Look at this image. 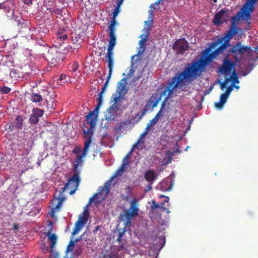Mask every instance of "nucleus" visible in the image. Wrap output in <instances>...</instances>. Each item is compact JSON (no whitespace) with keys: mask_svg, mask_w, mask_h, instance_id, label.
<instances>
[{"mask_svg":"<svg viewBox=\"0 0 258 258\" xmlns=\"http://www.w3.org/2000/svg\"><path fill=\"white\" fill-rule=\"evenodd\" d=\"M230 45L229 43L225 41L210 54L202 55L198 60H194L191 63H187L182 71L177 72L172 77L171 81L168 84V87L171 88L170 92H172L177 88L184 90L195 79L200 76L208 64Z\"/></svg>","mask_w":258,"mask_h":258,"instance_id":"1","label":"nucleus"},{"mask_svg":"<svg viewBox=\"0 0 258 258\" xmlns=\"http://www.w3.org/2000/svg\"><path fill=\"white\" fill-rule=\"evenodd\" d=\"M91 130H86V126H84L83 128L84 137L85 139L84 147L82 154L80 155H77L73 166V170L74 172L79 173L78 167L83 164L84 162L83 158L86 157L88 152L90 145L92 142L93 132L90 131Z\"/></svg>","mask_w":258,"mask_h":258,"instance_id":"2","label":"nucleus"},{"mask_svg":"<svg viewBox=\"0 0 258 258\" xmlns=\"http://www.w3.org/2000/svg\"><path fill=\"white\" fill-rule=\"evenodd\" d=\"M231 48L228 51L229 54H231L233 59L238 62L242 57L245 52L249 53L251 47L247 45H242L240 42H237L235 44L230 45Z\"/></svg>","mask_w":258,"mask_h":258,"instance_id":"3","label":"nucleus"},{"mask_svg":"<svg viewBox=\"0 0 258 258\" xmlns=\"http://www.w3.org/2000/svg\"><path fill=\"white\" fill-rule=\"evenodd\" d=\"M120 7L116 6L112 12L113 17L112 20L111 21L110 24L108 26V35L109 37V44L108 48L113 49L114 47L116 44V37L115 35V25L117 24V22L115 20V17L118 15L120 12Z\"/></svg>","mask_w":258,"mask_h":258,"instance_id":"4","label":"nucleus"},{"mask_svg":"<svg viewBox=\"0 0 258 258\" xmlns=\"http://www.w3.org/2000/svg\"><path fill=\"white\" fill-rule=\"evenodd\" d=\"M103 93H102V92H100V93L99 94L97 101V103L95 109L92 111H90L89 113L86 116V120L87 123L90 125L89 128L86 127L87 128L86 130H91L90 131L93 132V129L95 128L96 124V121L98 117V110L102 104Z\"/></svg>","mask_w":258,"mask_h":258,"instance_id":"5","label":"nucleus"},{"mask_svg":"<svg viewBox=\"0 0 258 258\" xmlns=\"http://www.w3.org/2000/svg\"><path fill=\"white\" fill-rule=\"evenodd\" d=\"M139 211V200L136 198H134L131 202L129 209L125 212L123 215V220L126 226L131 224L133 218L138 216Z\"/></svg>","mask_w":258,"mask_h":258,"instance_id":"6","label":"nucleus"},{"mask_svg":"<svg viewBox=\"0 0 258 258\" xmlns=\"http://www.w3.org/2000/svg\"><path fill=\"white\" fill-rule=\"evenodd\" d=\"M80 181L79 173L74 172L73 175L65 184L64 187H61V193H64L66 191L68 190L70 195L74 194L77 189Z\"/></svg>","mask_w":258,"mask_h":258,"instance_id":"7","label":"nucleus"},{"mask_svg":"<svg viewBox=\"0 0 258 258\" xmlns=\"http://www.w3.org/2000/svg\"><path fill=\"white\" fill-rule=\"evenodd\" d=\"M172 79V77L171 79L168 81V82L166 84V85L163 91H162L161 95L162 96H166L165 99L164 101L162 103V105L161 107V109L159 110V111L156 114L154 118H156L158 120H159L160 117L162 115V110L164 108L165 105V101L169 100L170 98H172L173 96V95L174 93L176 92L179 93L180 91H183L186 90V88H185L184 90H182L179 88L175 89L172 92H170V89H171L170 88L168 87V84L169 82L171 81Z\"/></svg>","mask_w":258,"mask_h":258,"instance_id":"8","label":"nucleus"},{"mask_svg":"<svg viewBox=\"0 0 258 258\" xmlns=\"http://www.w3.org/2000/svg\"><path fill=\"white\" fill-rule=\"evenodd\" d=\"M113 49H111L110 50L109 48H107V55L105 56L106 60L107 61L108 63V68L109 69V72H108V75L107 80L106 81L103 86L101 88V92H102V93L104 92V90H105V89L107 87V83L108 82L109 79L110 78V77H111V75L112 74V69H113Z\"/></svg>","mask_w":258,"mask_h":258,"instance_id":"9","label":"nucleus"},{"mask_svg":"<svg viewBox=\"0 0 258 258\" xmlns=\"http://www.w3.org/2000/svg\"><path fill=\"white\" fill-rule=\"evenodd\" d=\"M66 198L63 195V193H61V187L59 191V195L57 199H53L52 200L51 204V217H53L54 214L55 212L58 211L60 209L62 202L65 200Z\"/></svg>","mask_w":258,"mask_h":258,"instance_id":"10","label":"nucleus"},{"mask_svg":"<svg viewBox=\"0 0 258 258\" xmlns=\"http://www.w3.org/2000/svg\"><path fill=\"white\" fill-rule=\"evenodd\" d=\"M249 3H246L244 5L242 9H241L242 12H240L237 13V15H242L243 17L245 18L247 20L251 19V13L253 10V4L257 2V0H249Z\"/></svg>","mask_w":258,"mask_h":258,"instance_id":"11","label":"nucleus"},{"mask_svg":"<svg viewBox=\"0 0 258 258\" xmlns=\"http://www.w3.org/2000/svg\"><path fill=\"white\" fill-rule=\"evenodd\" d=\"M189 45L187 41L185 38L179 39L174 43L173 49L177 51L178 53L183 54L187 50Z\"/></svg>","mask_w":258,"mask_h":258,"instance_id":"12","label":"nucleus"},{"mask_svg":"<svg viewBox=\"0 0 258 258\" xmlns=\"http://www.w3.org/2000/svg\"><path fill=\"white\" fill-rule=\"evenodd\" d=\"M59 54L60 53L55 49H49L45 57L49 63L55 66L59 60V57H58Z\"/></svg>","mask_w":258,"mask_h":258,"instance_id":"13","label":"nucleus"},{"mask_svg":"<svg viewBox=\"0 0 258 258\" xmlns=\"http://www.w3.org/2000/svg\"><path fill=\"white\" fill-rule=\"evenodd\" d=\"M234 63L228 59V55H227L223 60L222 66L219 68V72L223 74L227 75L230 73Z\"/></svg>","mask_w":258,"mask_h":258,"instance_id":"14","label":"nucleus"},{"mask_svg":"<svg viewBox=\"0 0 258 258\" xmlns=\"http://www.w3.org/2000/svg\"><path fill=\"white\" fill-rule=\"evenodd\" d=\"M0 9H3L9 19L14 18V10L13 4L12 2L7 1L0 4Z\"/></svg>","mask_w":258,"mask_h":258,"instance_id":"15","label":"nucleus"},{"mask_svg":"<svg viewBox=\"0 0 258 258\" xmlns=\"http://www.w3.org/2000/svg\"><path fill=\"white\" fill-rule=\"evenodd\" d=\"M144 30L145 32L140 36L141 39L139 42L140 48L142 49V52L144 51L146 49V43L149 39L150 32L151 31L150 26H147L145 28Z\"/></svg>","mask_w":258,"mask_h":258,"instance_id":"16","label":"nucleus"},{"mask_svg":"<svg viewBox=\"0 0 258 258\" xmlns=\"http://www.w3.org/2000/svg\"><path fill=\"white\" fill-rule=\"evenodd\" d=\"M147 109L146 108H144L142 109V113L138 112L136 113L135 115H132L130 119L125 122H122V124H130L131 123L135 124L136 123H138L141 120L142 117L145 115Z\"/></svg>","mask_w":258,"mask_h":258,"instance_id":"17","label":"nucleus"},{"mask_svg":"<svg viewBox=\"0 0 258 258\" xmlns=\"http://www.w3.org/2000/svg\"><path fill=\"white\" fill-rule=\"evenodd\" d=\"M227 17L226 12L224 10H221L216 13L214 17L213 23L215 25H220L225 22Z\"/></svg>","mask_w":258,"mask_h":258,"instance_id":"18","label":"nucleus"},{"mask_svg":"<svg viewBox=\"0 0 258 258\" xmlns=\"http://www.w3.org/2000/svg\"><path fill=\"white\" fill-rule=\"evenodd\" d=\"M15 20L17 22V25L19 31L23 32L24 30L29 29L28 25L29 22L28 21L25 20L22 18H18L16 17L15 18Z\"/></svg>","mask_w":258,"mask_h":258,"instance_id":"19","label":"nucleus"},{"mask_svg":"<svg viewBox=\"0 0 258 258\" xmlns=\"http://www.w3.org/2000/svg\"><path fill=\"white\" fill-rule=\"evenodd\" d=\"M237 32L236 26L234 23H233L229 29L226 32L224 35V39H225V41L229 43L230 40L232 39L233 36L237 34Z\"/></svg>","mask_w":258,"mask_h":258,"instance_id":"20","label":"nucleus"},{"mask_svg":"<svg viewBox=\"0 0 258 258\" xmlns=\"http://www.w3.org/2000/svg\"><path fill=\"white\" fill-rule=\"evenodd\" d=\"M51 232H52V228H51L50 229V230H49V231L47 232V234H46L48 236V239L51 241V243L50 245L51 252H52L53 249L55 247V246L56 244L57 239V236L54 233L52 234Z\"/></svg>","mask_w":258,"mask_h":258,"instance_id":"21","label":"nucleus"},{"mask_svg":"<svg viewBox=\"0 0 258 258\" xmlns=\"http://www.w3.org/2000/svg\"><path fill=\"white\" fill-rule=\"evenodd\" d=\"M145 179L149 182L152 183L157 177V175L152 170H148L145 173Z\"/></svg>","mask_w":258,"mask_h":258,"instance_id":"22","label":"nucleus"},{"mask_svg":"<svg viewBox=\"0 0 258 258\" xmlns=\"http://www.w3.org/2000/svg\"><path fill=\"white\" fill-rule=\"evenodd\" d=\"M108 114L106 115V119L107 120H116L118 113L117 110L112 109L108 108L107 109Z\"/></svg>","mask_w":258,"mask_h":258,"instance_id":"23","label":"nucleus"},{"mask_svg":"<svg viewBox=\"0 0 258 258\" xmlns=\"http://www.w3.org/2000/svg\"><path fill=\"white\" fill-rule=\"evenodd\" d=\"M161 99V97L158 96V94L154 93L149 99L148 104L152 105V108L156 107Z\"/></svg>","mask_w":258,"mask_h":258,"instance_id":"24","label":"nucleus"},{"mask_svg":"<svg viewBox=\"0 0 258 258\" xmlns=\"http://www.w3.org/2000/svg\"><path fill=\"white\" fill-rule=\"evenodd\" d=\"M30 100L35 103H39L38 106H42V103H40L42 101V96L37 93H33L30 96Z\"/></svg>","mask_w":258,"mask_h":258,"instance_id":"25","label":"nucleus"},{"mask_svg":"<svg viewBox=\"0 0 258 258\" xmlns=\"http://www.w3.org/2000/svg\"><path fill=\"white\" fill-rule=\"evenodd\" d=\"M15 128L18 130H21L23 127V118L21 115L17 116L14 121Z\"/></svg>","mask_w":258,"mask_h":258,"instance_id":"26","label":"nucleus"},{"mask_svg":"<svg viewBox=\"0 0 258 258\" xmlns=\"http://www.w3.org/2000/svg\"><path fill=\"white\" fill-rule=\"evenodd\" d=\"M125 90V79H122L118 83L117 85V93L122 94V93L126 92Z\"/></svg>","mask_w":258,"mask_h":258,"instance_id":"27","label":"nucleus"},{"mask_svg":"<svg viewBox=\"0 0 258 258\" xmlns=\"http://www.w3.org/2000/svg\"><path fill=\"white\" fill-rule=\"evenodd\" d=\"M84 245H85V241L83 242H82L80 241V243L77 244L75 251L74 252V253L76 255L79 256L80 255L84 248Z\"/></svg>","mask_w":258,"mask_h":258,"instance_id":"28","label":"nucleus"},{"mask_svg":"<svg viewBox=\"0 0 258 258\" xmlns=\"http://www.w3.org/2000/svg\"><path fill=\"white\" fill-rule=\"evenodd\" d=\"M89 215V212L88 210L87 209H85L84 211H83L82 214L80 215L79 219L78 221H80L81 223L84 222V224H86V223L87 222V221L88 219Z\"/></svg>","mask_w":258,"mask_h":258,"instance_id":"29","label":"nucleus"},{"mask_svg":"<svg viewBox=\"0 0 258 258\" xmlns=\"http://www.w3.org/2000/svg\"><path fill=\"white\" fill-rule=\"evenodd\" d=\"M84 225V222L81 223L80 221H77L75 223V227L72 232V235L73 236L76 234L78 232V231H79L81 229Z\"/></svg>","mask_w":258,"mask_h":258,"instance_id":"30","label":"nucleus"},{"mask_svg":"<svg viewBox=\"0 0 258 258\" xmlns=\"http://www.w3.org/2000/svg\"><path fill=\"white\" fill-rule=\"evenodd\" d=\"M69 80V78L67 76L63 74L60 75L59 79L57 81V84L58 85H62L63 84L67 82Z\"/></svg>","mask_w":258,"mask_h":258,"instance_id":"31","label":"nucleus"},{"mask_svg":"<svg viewBox=\"0 0 258 258\" xmlns=\"http://www.w3.org/2000/svg\"><path fill=\"white\" fill-rule=\"evenodd\" d=\"M68 38V35L66 33L56 34V40L59 45H61V43Z\"/></svg>","mask_w":258,"mask_h":258,"instance_id":"32","label":"nucleus"},{"mask_svg":"<svg viewBox=\"0 0 258 258\" xmlns=\"http://www.w3.org/2000/svg\"><path fill=\"white\" fill-rule=\"evenodd\" d=\"M32 112L33 114H34V115L37 116L38 117H41L44 114L43 110L37 107L33 108L32 110Z\"/></svg>","mask_w":258,"mask_h":258,"instance_id":"33","label":"nucleus"},{"mask_svg":"<svg viewBox=\"0 0 258 258\" xmlns=\"http://www.w3.org/2000/svg\"><path fill=\"white\" fill-rule=\"evenodd\" d=\"M216 43L215 41L212 42L210 44V47L206 48L204 51L203 55H208V54H210L212 51V48H215L217 46Z\"/></svg>","mask_w":258,"mask_h":258,"instance_id":"34","label":"nucleus"},{"mask_svg":"<svg viewBox=\"0 0 258 258\" xmlns=\"http://www.w3.org/2000/svg\"><path fill=\"white\" fill-rule=\"evenodd\" d=\"M149 20L145 21V24H148L147 26H150V27L151 28V26L153 23L154 14H153V11L152 10H149Z\"/></svg>","mask_w":258,"mask_h":258,"instance_id":"35","label":"nucleus"},{"mask_svg":"<svg viewBox=\"0 0 258 258\" xmlns=\"http://www.w3.org/2000/svg\"><path fill=\"white\" fill-rule=\"evenodd\" d=\"M29 121L30 123L32 124H36L39 122V117H38L37 116L34 115V114H33V113L32 112L30 114V118L29 119Z\"/></svg>","mask_w":258,"mask_h":258,"instance_id":"36","label":"nucleus"},{"mask_svg":"<svg viewBox=\"0 0 258 258\" xmlns=\"http://www.w3.org/2000/svg\"><path fill=\"white\" fill-rule=\"evenodd\" d=\"M9 76L13 80V81L17 80V79L20 77L16 70L11 71L9 72Z\"/></svg>","mask_w":258,"mask_h":258,"instance_id":"37","label":"nucleus"},{"mask_svg":"<svg viewBox=\"0 0 258 258\" xmlns=\"http://www.w3.org/2000/svg\"><path fill=\"white\" fill-rule=\"evenodd\" d=\"M229 78H230V80L232 81L233 83H237L238 84L239 83L238 77L237 76V74L235 71H234L232 73V76H231Z\"/></svg>","mask_w":258,"mask_h":258,"instance_id":"38","label":"nucleus"},{"mask_svg":"<svg viewBox=\"0 0 258 258\" xmlns=\"http://www.w3.org/2000/svg\"><path fill=\"white\" fill-rule=\"evenodd\" d=\"M75 246V242H73V240H71L69 244L67 246V251L71 252L73 250V249Z\"/></svg>","mask_w":258,"mask_h":258,"instance_id":"39","label":"nucleus"},{"mask_svg":"<svg viewBox=\"0 0 258 258\" xmlns=\"http://www.w3.org/2000/svg\"><path fill=\"white\" fill-rule=\"evenodd\" d=\"M11 90V88L7 86H3L0 87V92H1L2 94H8L9 93H10Z\"/></svg>","mask_w":258,"mask_h":258,"instance_id":"40","label":"nucleus"},{"mask_svg":"<svg viewBox=\"0 0 258 258\" xmlns=\"http://www.w3.org/2000/svg\"><path fill=\"white\" fill-rule=\"evenodd\" d=\"M82 40L79 35H77L76 33L72 36V41L74 43H79L80 44V40Z\"/></svg>","mask_w":258,"mask_h":258,"instance_id":"41","label":"nucleus"},{"mask_svg":"<svg viewBox=\"0 0 258 258\" xmlns=\"http://www.w3.org/2000/svg\"><path fill=\"white\" fill-rule=\"evenodd\" d=\"M129 158H130V154H128L123 158L121 165H123L124 166H125L127 168V166L129 164V162H128Z\"/></svg>","mask_w":258,"mask_h":258,"instance_id":"42","label":"nucleus"},{"mask_svg":"<svg viewBox=\"0 0 258 258\" xmlns=\"http://www.w3.org/2000/svg\"><path fill=\"white\" fill-rule=\"evenodd\" d=\"M161 208L163 210H166V208H165L163 206H160L155 201H152V204L151 205V209H155L157 208Z\"/></svg>","mask_w":258,"mask_h":258,"instance_id":"43","label":"nucleus"},{"mask_svg":"<svg viewBox=\"0 0 258 258\" xmlns=\"http://www.w3.org/2000/svg\"><path fill=\"white\" fill-rule=\"evenodd\" d=\"M6 130H9V131H12L15 128V124L12 122H9L5 125Z\"/></svg>","mask_w":258,"mask_h":258,"instance_id":"44","label":"nucleus"},{"mask_svg":"<svg viewBox=\"0 0 258 258\" xmlns=\"http://www.w3.org/2000/svg\"><path fill=\"white\" fill-rule=\"evenodd\" d=\"M230 81V78H226L225 79V81L224 82H220V81L219 82V83L220 84L221 89L222 90H224V89L226 88V84L227 83Z\"/></svg>","mask_w":258,"mask_h":258,"instance_id":"45","label":"nucleus"},{"mask_svg":"<svg viewBox=\"0 0 258 258\" xmlns=\"http://www.w3.org/2000/svg\"><path fill=\"white\" fill-rule=\"evenodd\" d=\"M101 194V192H99L98 193H96L93 197L91 198L90 199H89V204H91L93 202H95V200H96V197L98 196V195H100Z\"/></svg>","mask_w":258,"mask_h":258,"instance_id":"46","label":"nucleus"},{"mask_svg":"<svg viewBox=\"0 0 258 258\" xmlns=\"http://www.w3.org/2000/svg\"><path fill=\"white\" fill-rule=\"evenodd\" d=\"M228 97V96L227 95L225 94V93H223L220 96V100L224 103V104H225L227 101Z\"/></svg>","mask_w":258,"mask_h":258,"instance_id":"47","label":"nucleus"},{"mask_svg":"<svg viewBox=\"0 0 258 258\" xmlns=\"http://www.w3.org/2000/svg\"><path fill=\"white\" fill-rule=\"evenodd\" d=\"M228 97V96L227 95L225 94V93H223L220 96V100L224 103V104H225L227 101Z\"/></svg>","mask_w":258,"mask_h":258,"instance_id":"48","label":"nucleus"},{"mask_svg":"<svg viewBox=\"0 0 258 258\" xmlns=\"http://www.w3.org/2000/svg\"><path fill=\"white\" fill-rule=\"evenodd\" d=\"M121 95V94H119V93H118V95H115L113 99V103H117L120 99Z\"/></svg>","mask_w":258,"mask_h":258,"instance_id":"49","label":"nucleus"},{"mask_svg":"<svg viewBox=\"0 0 258 258\" xmlns=\"http://www.w3.org/2000/svg\"><path fill=\"white\" fill-rule=\"evenodd\" d=\"M224 104V103L219 100L218 102L215 103V106L217 108H221L223 106Z\"/></svg>","mask_w":258,"mask_h":258,"instance_id":"50","label":"nucleus"},{"mask_svg":"<svg viewBox=\"0 0 258 258\" xmlns=\"http://www.w3.org/2000/svg\"><path fill=\"white\" fill-rule=\"evenodd\" d=\"M7 75L2 70L0 69V81H3Z\"/></svg>","mask_w":258,"mask_h":258,"instance_id":"51","label":"nucleus"},{"mask_svg":"<svg viewBox=\"0 0 258 258\" xmlns=\"http://www.w3.org/2000/svg\"><path fill=\"white\" fill-rule=\"evenodd\" d=\"M81 151V148L80 147H76L73 150V153L75 154L78 155Z\"/></svg>","mask_w":258,"mask_h":258,"instance_id":"52","label":"nucleus"},{"mask_svg":"<svg viewBox=\"0 0 258 258\" xmlns=\"http://www.w3.org/2000/svg\"><path fill=\"white\" fill-rule=\"evenodd\" d=\"M158 121V120L156 119V118L154 117L151 120H150L148 124L152 127L153 125H155Z\"/></svg>","mask_w":258,"mask_h":258,"instance_id":"53","label":"nucleus"},{"mask_svg":"<svg viewBox=\"0 0 258 258\" xmlns=\"http://www.w3.org/2000/svg\"><path fill=\"white\" fill-rule=\"evenodd\" d=\"M233 85H232V86H230V87H228L227 88V90L225 92V93H224L225 94L227 95L228 96L229 95L230 93H231V92L232 91V89H233Z\"/></svg>","mask_w":258,"mask_h":258,"instance_id":"54","label":"nucleus"},{"mask_svg":"<svg viewBox=\"0 0 258 258\" xmlns=\"http://www.w3.org/2000/svg\"><path fill=\"white\" fill-rule=\"evenodd\" d=\"M79 68V64L77 63H75L72 64V70L73 72H76L77 71Z\"/></svg>","mask_w":258,"mask_h":258,"instance_id":"55","label":"nucleus"},{"mask_svg":"<svg viewBox=\"0 0 258 258\" xmlns=\"http://www.w3.org/2000/svg\"><path fill=\"white\" fill-rule=\"evenodd\" d=\"M109 108L117 111L119 110V107L117 103H113L112 105L109 107Z\"/></svg>","mask_w":258,"mask_h":258,"instance_id":"56","label":"nucleus"},{"mask_svg":"<svg viewBox=\"0 0 258 258\" xmlns=\"http://www.w3.org/2000/svg\"><path fill=\"white\" fill-rule=\"evenodd\" d=\"M109 186H110V184H107V183H106L104 187H102V189H105V191L106 192V194H107L109 191Z\"/></svg>","mask_w":258,"mask_h":258,"instance_id":"57","label":"nucleus"},{"mask_svg":"<svg viewBox=\"0 0 258 258\" xmlns=\"http://www.w3.org/2000/svg\"><path fill=\"white\" fill-rule=\"evenodd\" d=\"M152 183L149 182V184L146 186V187L145 189L146 192H147L152 189Z\"/></svg>","mask_w":258,"mask_h":258,"instance_id":"58","label":"nucleus"},{"mask_svg":"<svg viewBox=\"0 0 258 258\" xmlns=\"http://www.w3.org/2000/svg\"><path fill=\"white\" fill-rule=\"evenodd\" d=\"M123 234H124V232H119V233L118 237L117 239V241H121V237H122V236H123Z\"/></svg>","mask_w":258,"mask_h":258,"instance_id":"59","label":"nucleus"},{"mask_svg":"<svg viewBox=\"0 0 258 258\" xmlns=\"http://www.w3.org/2000/svg\"><path fill=\"white\" fill-rule=\"evenodd\" d=\"M55 104V103H53V101H52L51 102V105H49L47 103V108H50L51 109H54V105Z\"/></svg>","mask_w":258,"mask_h":258,"instance_id":"60","label":"nucleus"},{"mask_svg":"<svg viewBox=\"0 0 258 258\" xmlns=\"http://www.w3.org/2000/svg\"><path fill=\"white\" fill-rule=\"evenodd\" d=\"M217 45L220 44L222 43V39L220 38H218L215 41Z\"/></svg>","mask_w":258,"mask_h":258,"instance_id":"61","label":"nucleus"},{"mask_svg":"<svg viewBox=\"0 0 258 258\" xmlns=\"http://www.w3.org/2000/svg\"><path fill=\"white\" fill-rule=\"evenodd\" d=\"M33 1V0H24V2L26 4L30 5V4H31L32 3V1Z\"/></svg>","mask_w":258,"mask_h":258,"instance_id":"62","label":"nucleus"},{"mask_svg":"<svg viewBox=\"0 0 258 258\" xmlns=\"http://www.w3.org/2000/svg\"><path fill=\"white\" fill-rule=\"evenodd\" d=\"M122 171H121L118 168L115 172L116 175H120L122 174Z\"/></svg>","mask_w":258,"mask_h":258,"instance_id":"63","label":"nucleus"},{"mask_svg":"<svg viewBox=\"0 0 258 258\" xmlns=\"http://www.w3.org/2000/svg\"><path fill=\"white\" fill-rule=\"evenodd\" d=\"M123 1L124 0H117L118 3H117V6L120 7L121 6V5L122 4Z\"/></svg>","mask_w":258,"mask_h":258,"instance_id":"64","label":"nucleus"}]
</instances>
